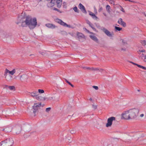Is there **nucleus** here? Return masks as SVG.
Returning <instances> with one entry per match:
<instances>
[{"label":"nucleus","instance_id":"1","mask_svg":"<svg viewBox=\"0 0 146 146\" xmlns=\"http://www.w3.org/2000/svg\"><path fill=\"white\" fill-rule=\"evenodd\" d=\"M37 24L36 18H35L32 19L31 18L27 17L25 20L21 22V26L23 27L28 26L31 29L35 28Z\"/></svg>","mask_w":146,"mask_h":146},{"label":"nucleus","instance_id":"2","mask_svg":"<svg viewBox=\"0 0 146 146\" xmlns=\"http://www.w3.org/2000/svg\"><path fill=\"white\" fill-rule=\"evenodd\" d=\"M13 143V139L9 138L0 143V146H12Z\"/></svg>","mask_w":146,"mask_h":146},{"label":"nucleus","instance_id":"3","mask_svg":"<svg viewBox=\"0 0 146 146\" xmlns=\"http://www.w3.org/2000/svg\"><path fill=\"white\" fill-rule=\"evenodd\" d=\"M129 111L130 119H132L136 118V113L137 112V110L136 108L130 109L129 110Z\"/></svg>","mask_w":146,"mask_h":146},{"label":"nucleus","instance_id":"4","mask_svg":"<svg viewBox=\"0 0 146 146\" xmlns=\"http://www.w3.org/2000/svg\"><path fill=\"white\" fill-rule=\"evenodd\" d=\"M101 29L104 33L108 36L112 37L114 35L113 32H111L108 29L104 27H102Z\"/></svg>","mask_w":146,"mask_h":146},{"label":"nucleus","instance_id":"5","mask_svg":"<svg viewBox=\"0 0 146 146\" xmlns=\"http://www.w3.org/2000/svg\"><path fill=\"white\" fill-rule=\"evenodd\" d=\"M115 120V117H111L109 118L107 120V123L106 124V127H110L112 124L113 121Z\"/></svg>","mask_w":146,"mask_h":146},{"label":"nucleus","instance_id":"6","mask_svg":"<svg viewBox=\"0 0 146 146\" xmlns=\"http://www.w3.org/2000/svg\"><path fill=\"white\" fill-rule=\"evenodd\" d=\"M121 115L122 119H124L125 120H129L130 119L129 110L124 112Z\"/></svg>","mask_w":146,"mask_h":146},{"label":"nucleus","instance_id":"7","mask_svg":"<svg viewBox=\"0 0 146 146\" xmlns=\"http://www.w3.org/2000/svg\"><path fill=\"white\" fill-rule=\"evenodd\" d=\"M7 73H8L7 69H6L4 74V76H5V78L7 81H11L12 78V76L11 75L7 76Z\"/></svg>","mask_w":146,"mask_h":146},{"label":"nucleus","instance_id":"8","mask_svg":"<svg viewBox=\"0 0 146 146\" xmlns=\"http://www.w3.org/2000/svg\"><path fill=\"white\" fill-rule=\"evenodd\" d=\"M141 53H142V55H144L146 53V51L142 47H139L137 49V54H140Z\"/></svg>","mask_w":146,"mask_h":146},{"label":"nucleus","instance_id":"9","mask_svg":"<svg viewBox=\"0 0 146 146\" xmlns=\"http://www.w3.org/2000/svg\"><path fill=\"white\" fill-rule=\"evenodd\" d=\"M56 21L58 23L64 27H70V26L67 24L66 23L63 22L62 20L59 19H56Z\"/></svg>","mask_w":146,"mask_h":146},{"label":"nucleus","instance_id":"10","mask_svg":"<svg viewBox=\"0 0 146 146\" xmlns=\"http://www.w3.org/2000/svg\"><path fill=\"white\" fill-rule=\"evenodd\" d=\"M41 103H38L35 104L34 106H33V108L34 109L33 112L35 113L36 111L37 110L38 107H39L41 106Z\"/></svg>","mask_w":146,"mask_h":146},{"label":"nucleus","instance_id":"11","mask_svg":"<svg viewBox=\"0 0 146 146\" xmlns=\"http://www.w3.org/2000/svg\"><path fill=\"white\" fill-rule=\"evenodd\" d=\"M77 36L80 41H82V40L85 39L84 35L81 33L77 32Z\"/></svg>","mask_w":146,"mask_h":146},{"label":"nucleus","instance_id":"12","mask_svg":"<svg viewBox=\"0 0 146 146\" xmlns=\"http://www.w3.org/2000/svg\"><path fill=\"white\" fill-rule=\"evenodd\" d=\"M78 7L83 13L85 14L87 12L84 7L81 3H80L79 4Z\"/></svg>","mask_w":146,"mask_h":146},{"label":"nucleus","instance_id":"13","mask_svg":"<svg viewBox=\"0 0 146 146\" xmlns=\"http://www.w3.org/2000/svg\"><path fill=\"white\" fill-rule=\"evenodd\" d=\"M117 22L119 24L121 25L124 27H125L126 26V23L124 22L123 21V19L121 18L119 19Z\"/></svg>","mask_w":146,"mask_h":146},{"label":"nucleus","instance_id":"14","mask_svg":"<svg viewBox=\"0 0 146 146\" xmlns=\"http://www.w3.org/2000/svg\"><path fill=\"white\" fill-rule=\"evenodd\" d=\"M84 69H86L90 71H98L99 69L98 68H95L93 67L90 68L89 67H84Z\"/></svg>","mask_w":146,"mask_h":146},{"label":"nucleus","instance_id":"15","mask_svg":"<svg viewBox=\"0 0 146 146\" xmlns=\"http://www.w3.org/2000/svg\"><path fill=\"white\" fill-rule=\"evenodd\" d=\"M12 129V127L11 126L7 127L4 129L2 130L3 131H5L6 132H11Z\"/></svg>","mask_w":146,"mask_h":146},{"label":"nucleus","instance_id":"16","mask_svg":"<svg viewBox=\"0 0 146 146\" xmlns=\"http://www.w3.org/2000/svg\"><path fill=\"white\" fill-rule=\"evenodd\" d=\"M86 22L87 24H88L89 26L91 27L92 29L94 31H96V29H95V28H94L93 27V25L91 23V22L88 20H86Z\"/></svg>","mask_w":146,"mask_h":146},{"label":"nucleus","instance_id":"17","mask_svg":"<svg viewBox=\"0 0 146 146\" xmlns=\"http://www.w3.org/2000/svg\"><path fill=\"white\" fill-rule=\"evenodd\" d=\"M90 37L93 40L97 42H98V40L97 38L94 35H90Z\"/></svg>","mask_w":146,"mask_h":146},{"label":"nucleus","instance_id":"18","mask_svg":"<svg viewBox=\"0 0 146 146\" xmlns=\"http://www.w3.org/2000/svg\"><path fill=\"white\" fill-rule=\"evenodd\" d=\"M45 26L49 28L54 29L55 28V26L54 25L51 23H47L45 25Z\"/></svg>","mask_w":146,"mask_h":146},{"label":"nucleus","instance_id":"19","mask_svg":"<svg viewBox=\"0 0 146 146\" xmlns=\"http://www.w3.org/2000/svg\"><path fill=\"white\" fill-rule=\"evenodd\" d=\"M31 96L33 97H36L38 96V92L36 91H34L33 92L29 93Z\"/></svg>","mask_w":146,"mask_h":146},{"label":"nucleus","instance_id":"20","mask_svg":"<svg viewBox=\"0 0 146 146\" xmlns=\"http://www.w3.org/2000/svg\"><path fill=\"white\" fill-rule=\"evenodd\" d=\"M89 15H91L92 18L94 19H98V17L92 12L89 11Z\"/></svg>","mask_w":146,"mask_h":146},{"label":"nucleus","instance_id":"21","mask_svg":"<svg viewBox=\"0 0 146 146\" xmlns=\"http://www.w3.org/2000/svg\"><path fill=\"white\" fill-rule=\"evenodd\" d=\"M62 0H57L56 3L58 7L60 8L61 7L62 4Z\"/></svg>","mask_w":146,"mask_h":146},{"label":"nucleus","instance_id":"22","mask_svg":"<svg viewBox=\"0 0 146 146\" xmlns=\"http://www.w3.org/2000/svg\"><path fill=\"white\" fill-rule=\"evenodd\" d=\"M7 70L8 73L11 74L12 75H13L16 72V70L15 69H13L11 71H10L8 69H7Z\"/></svg>","mask_w":146,"mask_h":146},{"label":"nucleus","instance_id":"23","mask_svg":"<svg viewBox=\"0 0 146 146\" xmlns=\"http://www.w3.org/2000/svg\"><path fill=\"white\" fill-rule=\"evenodd\" d=\"M106 9L107 12L108 13H110L111 12V8L110 7L109 5H107L106 7Z\"/></svg>","mask_w":146,"mask_h":146},{"label":"nucleus","instance_id":"24","mask_svg":"<svg viewBox=\"0 0 146 146\" xmlns=\"http://www.w3.org/2000/svg\"><path fill=\"white\" fill-rule=\"evenodd\" d=\"M139 42L143 46H146V40H140Z\"/></svg>","mask_w":146,"mask_h":146},{"label":"nucleus","instance_id":"25","mask_svg":"<svg viewBox=\"0 0 146 146\" xmlns=\"http://www.w3.org/2000/svg\"><path fill=\"white\" fill-rule=\"evenodd\" d=\"M21 127H20L19 126L17 128V129L15 131L16 134H19L21 131Z\"/></svg>","mask_w":146,"mask_h":146},{"label":"nucleus","instance_id":"26","mask_svg":"<svg viewBox=\"0 0 146 146\" xmlns=\"http://www.w3.org/2000/svg\"><path fill=\"white\" fill-rule=\"evenodd\" d=\"M7 86L9 89L10 90H15V88L14 86Z\"/></svg>","mask_w":146,"mask_h":146},{"label":"nucleus","instance_id":"27","mask_svg":"<svg viewBox=\"0 0 146 146\" xmlns=\"http://www.w3.org/2000/svg\"><path fill=\"white\" fill-rule=\"evenodd\" d=\"M115 31H120L122 30V29L121 28L118 27H117L115 26Z\"/></svg>","mask_w":146,"mask_h":146},{"label":"nucleus","instance_id":"28","mask_svg":"<svg viewBox=\"0 0 146 146\" xmlns=\"http://www.w3.org/2000/svg\"><path fill=\"white\" fill-rule=\"evenodd\" d=\"M73 9L74 10V11L75 12H76V13H79V10L78 9V8H77V7L75 6L73 8Z\"/></svg>","mask_w":146,"mask_h":146},{"label":"nucleus","instance_id":"29","mask_svg":"<svg viewBox=\"0 0 146 146\" xmlns=\"http://www.w3.org/2000/svg\"><path fill=\"white\" fill-rule=\"evenodd\" d=\"M137 67H138L140 68H141L143 70H146V67H145L144 66H141V65H139L137 64Z\"/></svg>","mask_w":146,"mask_h":146},{"label":"nucleus","instance_id":"30","mask_svg":"<svg viewBox=\"0 0 146 146\" xmlns=\"http://www.w3.org/2000/svg\"><path fill=\"white\" fill-rule=\"evenodd\" d=\"M42 97L41 96H38H38H36V99L38 100H40L42 99Z\"/></svg>","mask_w":146,"mask_h":146},{"label":"nucleus","instance_id":"31","mask_svg":"<svg viewBox=\"0 0 146 146\" xmlns=\"http://www.w3.org/2000/svg\"><path fill=\"white\" fill-rule=\"evenodd\" d=\"M144 55H142V53H141V54H137V56H138L141 59H143V57Z\"/></svg>","mask_w":146,"mask_h":146},{"label":"nucleus","instance_id":"32","mask_svg":"<svg viewBox=\"0 0 146 146\" xmlns=\"http://www.w3.org/2000/svg\"><path fill=\"white\" fill-rule=\"evenodd\" d=\"M48 1H50V3L51 4L53 5L55 2V0H47Z\"/></svg>","mask_w":146,"mask_h":146},{"label":"nucleus","instance_id":"33","mask_svg":"<svg viewBox=\"0 0 146 146\" xmlns=\"http://www.w3.org/2000/svg\"><path fill=\"white\" fill-rule=\"evenodd\" d=\"M38 92L40 94H42L44 92V91L43 90L38 89Z\"/></svg>","mask_w":146,"mask_h":146},{"label":"nucleus","instance_id":"34","mask_svg":"<svg viewBox=\"0 0 146 146\" xmlns=\"http://www.w3.org/2000/svg\"><path fill=\"white\" fill-rule=\"evenodd\" d=\"M51 109V108L50 107L47 108L46 109V111L47 112H48Z\"/></svg>","mask_w":146,"mask_h":146},{"label":"nucleus","instance_id":"35","mask_svg":"<svg viewBox=\"0 0 146 146\" xmlns=\"http://www.w3.org/2000/svg\"><path fill=\"white\" fill-rule=\"evenodd\" d=\"M92 88L96 90H98L99 89L98 86H92Z\"/></svg>","mask_w":146,"mask_h":146},{"label":"nucleus","instance_id":"36","mask_svg":"<svg viewBox=\"0 0 146 146\" xmlns=\"http://www.w3.org/2000/svg\"><path fill=\"white\" fill-rule=\"evenodd\" d=\"M95 24L98 28L101 29L102 27H101L100 26L99 24L96 23H95Z\"/></svg>","mask_w":146,"mask_h":146},{"label":"nucleus","instance_id":"37","mask_svg":"<svg viewBox=\"0 0 146 146\" xmlns=\"http://www.w3.org/2000/svg\"><path fill=\"white\" fill-rule=\"evenodd\" d=\"M92 107L94 110H96L97 108V106L96 105H92Z\"/></svg>","mask_w":146,"mask_h":146},{"label":"nucleus","instance_id":"38","mask_svg":"<svg viewBox=\"0 0 146 146\" xmlns=\"http://www.w3.org/2000/svg\"><path fill=\"white\" fill-rule=\"evenodd\" d=\"M103 10V8L102 7H99V8L98 10V12H100L101 11Z\"/></svg>","mask_w":146,"mask_h":146},{"label":"nucleus","instance_id":"39","mask_svg":"<svg viewBox=\"0 0 146 146\" xmlns=\"http://www.w3.org/2000/svg\"><path fill=\"white\" fill-rule=\"evenodd\" d=\"M76 132V131L75 130H72L70 131V133L72 134L75 133Z\"/></svg>","mask_w":146,"mask_h":146},{"label":"nucleus","instance_id":"40","mask_svg":"<svg viewBox=\"0 0 146 146\" xmlns=\"http://www.w3.org/2000/svg\"><path fill=\"white\" fill-rule=\"evenodd\" d=\"M127 62H129V63H132V64H133L134 65H137V64L134 63V62H132L131 61H130L128 60V61H127Z\"/></svg>","mask_w":146,"mask_h":146},{"label":"nucleus","instance_id":"41","mask_svg":"<svg viewBox=\"0 0 146 146\" xmlns=\"http://www.w3.org/2000/svg\"><path fill=\"white\" fill-rule=\"evenodd\" d=\"M143 57V58H144L143 59H143H143V61L144 62H146V55H145L144 56V55Z\"/></svg>","mask_w":146,"mask_h":146},{"label":"nucleus","instance_id":"42","mask_svg":"<svg viewBox=\"0 0 146 146\" xmlns=\"http://www.w3.org/2000/svg\"><path fill=\"white\" fill-rule=\"evenodd\" d=\"M109 2L111 4H114V3L113 0H109Z\"/></svg>","mask_w":146,"mask_h":146},{"label":"nucleus","instance_id":"43","mask_svg":"<svg viewBox=\"0 0 146 146\" xmlns=\"http://www.w3.org/2000/svg\"><path fill=\"white\" fill-rule=\"evenodd\" d=\"M54 98L53 97H50L49 98H48V100H53L54 99Z\"/></svg>","mask_w":146,"mask_h":146},{"label":"nucleus","instance_id":"44","mask_svg":"<svg viewBox=\"0 0 146 146\" xmlns=\"http://www.w3.org/2000/svg\"><path fill=\"white\" fill-rule=\"evenodd\" d=\"M94 11L95 13H97V9L96 8V7L95 6H94Z\"/></svg>","mask_w":146,"mask_h":146},{"label":"nucleus","instance_id":"45","mask_svg":"<svg viewBox=\"0 0 146 146\" xmlns=\"http://www.w3.org/2000/svg\"><path fill=\"white\" fill-rule=\"evenodd\" d=\"M122 42L124 44H127L126 42L124 40H122Z\"/></svg>","mask_w":146,"mask_h":146},{"label":"nucleus","instance_id":"46","mask_svg":"<svg viewBox=\"0 0 146 146\" xmlns=\"http://www.w3.org/2000/svg\"><path fill=\"white\" fill-rule=\"evenodd\" d=\"M54 10L56 11H58V12H60V13H61V12H60L59 10L58 9H57L56 8H54Z\"/></svg>","mask_w":146,"mask_h":146},{"label":"nucleus","instance_id":"47","mask_svg":"<svg viewBox=\"0 0 146 146\" xmlns=\"http://www.w3.org/2000/svg\"><path fill=\"white\" fill-rule=\"evenodd\" d=\"M121 51H125L126 50V49L125 48H121Z\"/></svg>","mask_w":146,"mask_h":146},{"label":"nucleus","instance_id":"48","mask_svg":"<svg viewBox=\"0 0 146 146\" xmlns=\"http://www.w3.org/2000/svg\"><path fill=\"white\" fill-rule=\"evenodd\" d=\"M121 10L122 11V12H125V11L123 9V8H121Z\"/></svg>","mask_w":146,"mask_h":146},{"label":"nucleus","instance_id":"49","mask_svg":"<svg viewBox=\"0 0 146 146\" xmlns=\"http://www.w3.org/2000/svg\"><path fill=\"white\" fill-rule=\"evenodd\" d=\"M144 115L143 114H142L140 115V117H143L144 116Z\"/></svg>","mask_w":146,"mask_h":146},{"label":"nucleus","instance_id":"50","mask_svg":"<svg viewBox=\"0 0 146 146\" xmlns=\"http://www.w3.org/2000/svg\"><path fill=\"white\" fill-rule=\"evenodd\" d=\"M22 76L21 75L20 76V80L21 81H22L23 80V79H22Z\"/></svg>","mask_w":146,"mask_h":146},{"label":"nucleus","instance_id":"51","mask_svg":"<svg viewBox=\"0 0 146 146\" xmlns=\"http://www.w3.org/2000/svg\"><path fill=\"white\" fill-rule=\"evenodd\" d=\"M104 70L102 69H100V70H99L100 71H102Z\"/></svg>","mask_w":146,"mask_h":146},{"label":"nucleus","instance_id":"52","mask_svg":"<svg viewBox=\"0 0 146 146\" xmlns=\"http://www.w3.org/2000/svg\"><path fill=\"white\" fill-rule=\"evenodd\" d=\"M67 83L70 85L71 84V83L69 82H67Z\"/></svg>","mask_w":146,"mask_h":146},{"label":"nucleus","instance_id":"53","mask_svg":"<svg viewBox=\"0 0 146 146\" xmlns=\"http://www.w3.org/2000/svg\"><path fill=\"white\" fill-rule=\"evenodd\" d=\"M143 14L144 15V16L146 17V13H143Z\"/></svg>","mask_w":146,"mask_h":146},{"label":"nucleus","instance_id":"54","mask_svg":"<svg viewBox=\"0 0 146 146\" xmlns=\"http://www.w3.org/2000/svg\"><path fill=\"white\" fill-rule=\"evenodd\" d=\"M72 87H74V86L72 84L70 85Z\"/></svg>","mask_w":146,"mask_h":146},{"label":"nucleus","instance_id":"55","mask_svg":"<svg viewBox=\"0 0 146 146\" xmlns=\"http://www.w3.org/2000/svg\"><path fill=\"white\" fill-rule=\"evenodd\" d=\"M43 98V100L44 101L45 100H46V98Z\"/></svg>","mask_w":146,"mask_h":146},{"label":"nucleus","instance_id":"56","mask_svg":"<svg viewBox=\"0 0 146 146\" xmlns=\"http://www.w3.org/2000/svg\"><path fill=\"white\" fill-rule=\"evenodd\" d=\"M103 14L105 16H106V13H103Z\"/></svg>","mask_w":146,"mask_h":146},{"label":"nucleus","instance_id":"57","mask_svg":"<svg viewBox=\"0 0 146 146\" xmlns=\"http://www.w3.org/2000/svg\"><path fill=\"white\" fill-rule=\"evenodd\" d=\"M65 81L67 83V82H68L69 81H68L66 79H65Z\"/></svg>","mask_w":146,"mask_h":146},{"label":"nucleus","instance_id":"58","mask_svg":"<svg viewBox=\"0 0 146 146\" xmlns=\"http://www.w3.org/2000/svg\"><path fill=\"white\" fill-rule=\"evenodd\" d=\"M141 95V94H138V96H140Z\"/></svg>","mask_w":146,"mask_h":146},{"label":"nucleus","instance_id":"59","mask_svg":"<svg viewBox=\"0 0 146 146\" xmlns=\"http://www.w3.org/2000/svg\"><path fill=\"white\" fill-rule=\"evenodd\" d=\"M89 100H90V101H92V98H90V99Z\"/></svg>","mask_w":146,"mask_h":146},{"label":"nucleus","instance_id":"60","mask_svg":"<svg viewBox=\"0 0 146 146\" xmlns=\"http://www.w3.org/2000/svg\"><path fill=\"white\" fill-rule=\"evenodd\" d=\"M137 91L139 92L140 90H137Z\"/></svg>","mask_w":146,"mask_h":146},{"label":"nucleus","instance_id":"61","mask_svg":"<svg viewBox=\"0 0 146 146\" xmlns=\"http://www.w3.org/2000/svg\"><path fill=\"white\" fill-rule=\"evenodd\" d=\"M91 33L93 34L92 33Z\"/></svg>","mask_w":146,"mask_h":146},{"label":"nucleus","instance_id":"62","mask_svg":"<svg viewBox=\"0 0 146 146\" xmlns=\"http://www.w3.org/2000/svg\"><path fill=\"white\" fill-rule=\"evenodd\" d=\"M106 1H109V0H106Z\"/></svg>","mask_w":146,"mask_h":146}]
</instances>
